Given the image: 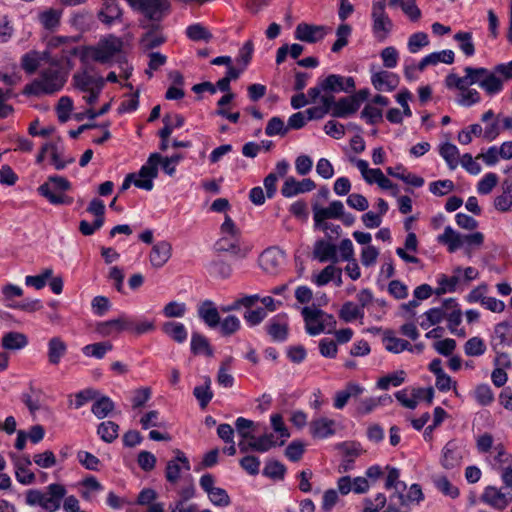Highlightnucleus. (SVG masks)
Listing matches in <instances>:
<instances>
[{
	"label": "nucleus",
	"mask_w": 512,
	"mask_h": 512,
	"mask_svg": "<svg viewBox=\"0 0 512 512\" xmlns=\"http://www.w3.org/2000/svg\"><path fill=\"white\" fill-rule=\"evenodd\" d=\"M78 52V47L63 49L60 58H53L50 61V66L43 69L38 78L25 86L23 93L41 96L60 91L66 83L68 71L73 67L71 57L78 55Z\"/></svg>",
	"instance_id": "nucleus-1"
},
{
	"label": "nucleus",
	"mask_w": 512,
	"mask_h": 512,
	"mask_svg": "<svg viewBox=\"0 0 512 512\" xmlns=\"http://www.w3.org/2000/svg\"><path fill=\"white\" fill-rule=\"evenodd\" d=\"M46 492L30 489L26 492L25 502L29 506H40L48 512L57 511L67 491L62 484L53 483L46 488Z\"/></svg>",
	"instance_id": "nucleus-2"
},
{
	"label": "nucleus",
	"mask_w": 512,
	"mask_h": 512,
	"mask_svg": "<svg viewBox=\"0 0 512 512\" xmlns=\"http://www.w3.org/2000/svg\"><path fill=\"white\" fill-rule=\"evenodd\" d=\"M355 90V81L353 77H345L339 74H329L324 79H320L315 87L308 90V96L312 103H316L321 93L323 95H333V93H350Z\"/></svg>",
	"instance_id": "nucleus-3"
},
{
	"label": "nucleus",
	"mask_w": 512,
	"mask_h": 512,
	"mask_svg": "<svg viewBox=\"0 0 512 512\" xmlns=\"http://www.w3.org/2000/svg\"><path fill=\"white\" fill-rule=\"evenodd\" d=\"M71 189V183L64 177L53 175L37 189L38 193L53 205H70L73 198L62 192Z\"/></svg>",
	"instance_id": "nucleus-4"
},
{
	"label": "nucleus",
	"mask_w": 512,
	"mask_h": 512,
	"mask_svg": "<svg viewBox=\"0 0 512 512\" xmlns=\"http://www.w3.org/2000/svg\"><path fill=\"white\" fill-rule=\"evenodd\" d=\"M122 41L115 37L110 36L105 41H102L98 47L88 46L83 47L78 52L82 63H86L89 59L100 63L109 62L112 57L121 51Z\"/></svg>",
	"instance_id": "nucleus-5"
},
{
	"label": "nucleus",
	"mask_w": 512,
	"mask_h": 512,
	"mask_svg": "<svg viewBox=\"0 0 512 512\" xmlns=\"http://www.w3.org/2000/svg\"><path fill=\"white\" fill-rule=\"evenodd\" d=\"M143 14L140 21L161 22L170 12L169 0H127Z\"/></svg>",
	"instance_id": "nucleus-6"
},
{
	"label": "nucleus",
	"mask_w": 512,
	"mask_h": 512,
	"mask_svg": "<svg viewBox=\"0 0 512 512\" xmlns=\"http://www.w3.org/2000/svg\"><path fill=\"white\" fill-rule=\"evenodd\" d=\"M139 25L144 30L139 39V46L143 51L153 50L166 42L161 22L140 21Z\"/></svg>",
	"instance_id": "nucleus-7"
},
{
	"label": "nucleus",
	"mask_w": 512,
	"mask_h": 512,
	"mask_svg": "<svg viewBox=\"0 0 512 512\" xmlns=\"http://www.w3.org/2000/svg\"><path fill=\"white\" fill-rule=\"evenodd\" d=\"M465 76L460 77L457 74L450 73L445 79L446 86L449 89L456 88L463 90L473 84H478L481 87L482 81H484L485 75H487V69L483 67L474 68L467 66L464 68Z\"/></svg>",
	"instance_id": "nucleus-8"
},
{
	"label": "nucleus",
	"mask_w": 512,
	"mask_h": 512,
	"mask_svg": "<svg viewBox=\"0 0 512 512\" xmlns=\"http://www.w3.org/2000/svg\"><path fill=\"white\" fill-rule=\"evenodd\" d=\"M385 0L373 2L371 17L373 20V32L377 39L383 41L393 28L392 20L385 12Z\"/></svg>",
	"instance_id": "nucleus-9"
},
{
	"label": "nucleus",
	"mask_w": 512,
	"mask_h": 512,
	"mask_svg": "<svg viewBox=\"0 0 512 512\" xmlns=\"http://www.w3.org/2000/svg\"><path fill=\"white\" fill-rule=\"evenodd\" d=\"M161 161L162 156L159 153H152L138 172L139 177L142 179L134 181V185L138 188L151 191L154 187L153 179L158 176V165Z\"/></svg>",
	"instance_id": "nucleus-10"
},
{
	"label": "nucleus",
	"mask_w": 512,
	"mask_h": 512,
	"mask_svg": "<svg viewBox=\"0 0 512 512\" xmlns=\"http://www.w3.org/2000/svg\"><path fill=\"white\" fill-rule=\"evenodd\" d=\"M285 255L277 247L264 250L259 257L261 268L268 274H277L284 264Z\"/></svg>",
	"instance_id": "nucleus-11"
},
{
	"label": "nucleus",
	"mask_w": 512,
	"mask_h": 512,
	"mask_svg": "<svg viewBox=\"0 0 512 512\" xmlns=\"http://www.w3.org/2000/svg\"><path fill=\"white\" fill-rule=\"evenodd\" d=\"M331 101L330 114L336 118H346L358 111L357 103L350 96L342 97L338 101L333 95H327Z\"/></svg>",
	"instance_id": "nucleus-12"
},
{
	"label": "nucleus",
	"mask_w": 512,
	"mask_h": 512,
	"mask_svg": "<svg viewBox=\"0 0 512 512\" xmlns=\"http://www.w3.org/2000/svg\"><path fill=\"white\" fill-rule=\"evenodd\" d=\"M481 499L495 509L504 510L512 502V493H503L494 486H488Z\"/></svg>",
	"instance_id": "nucleus-13"
},
{
	"label": "nucleus",
	"mask_w": 512,
	"mask_h": 512,
	"mask_svg": "<svg viewBox=\"0 0 512 512\" xmlns=\"http://www.w3.org/2000/svg\"><path fill=\"white\" fill-rule=\"evenodd\" d=\"M326 35L325 26L310 25L306 23H300L295 29V38L297 40L316 43L324 38Z\"/></svg>",
	"instance_id": "nucleus-14"
},
{
	"label": "nucleus",
	"mask_w": 512,
	"mask_h": 512,
	"mask_svg": "<svg viewBox=\"0 0 512 512\" xmlns=\"http://www.w3.org/2000/svg\"><path fill=\"white\" fill-rule=\"evenodd\" d=\"M315 187V182L310 178L298 181L294 177H288L281 188V193L284 197L290 198L300 193L310 192Z\"/></svg>",
	"instance_id": "nucleus-15"
},
{
	"label": "nucleus",
	"mask_w": 512,
	"mask_h": 512,
	"mask_svg": "<svg viewBox=\"0 0 512 512\" xmlns=\"http://www.w3.org/2000/svg\"><path fill=\"white\" fill-rule=\"evenodd\" d=\"M344 205L341 201H332L327 208H321L318 204L313 205L314 221L320 226L326 219H338L343 214Z\"/></svg>",
	"instance_id": "nucleus-16"
},
{
	"label": "nucleus",
	"mask_w": 512,
	"mask_h": 512,
	"mask_svg": "<svg viewBox=\"0 0 512 512\" xmlns=\"http://www.w3.org/2000/svg\"><path fill=\"white\" fill-rule=\"evenodd\" d=\"M462 460V453L456 441L451 440L442 449L441 465L449 470L458 467Z\"/></svg>",
	"instance_id": "nucleus-17"
},
{
	"label": "nucleus",
	"mask_w": 512,
	"mask_h": 512,
	"mask_svg": "<svg viewBox=\"0 0 512 512\" xmlns=\"http://www.w3.org/2000/svg\"><path fill=\"white\" fill-rule=\"evenodd\" d=\"M301 313L305 321L306 332L309 335L315 336L323 332V325H320L323 314L321 309L304 307Z\"/></svg>",
	"instance_id": "nucleus-18"
},
{
	"label": "nucleus",
	"mask_w": 512,
	"mask_h": 512,
	"mask_svg": "<svg viewBox=\"0 0 512 512\" xmlns=\"http://www.w3.org/2000/svg\"><path fill=\"white\" fill-rule=\"evenodd\" d=\"M389 473L386 478L385 488L391 489L394 488L396 492L390 497L391 500H398L400 506L406 505L405 495L403 491L406 489V484L399 480V470L396 468H390Z\"/></svg>",
	"instance_id": "nucleus-19"
},
{
	"label": "nucleus",
	"mask_w": 512,
	"mask_h": 512,
	"mask_svg": "<svg viewBox=\"0 0 512 512\" xmlns=\"http://www.w3.org/2000/svg\"><path fill=\"white\" fill-rule=\"evenodd\" d=\"M216 252H230L239 257L246 256V250L240 247V236L223 235L214 244Z\"/></svg>",
	"instance_id": "nucleus-20"
},
{
	"label": "nucleus",
	"mask_w": 512,
	"mask_h": 512,
	"mask_svg": "<svg viewBox=\"0 0 512 512\" xmlns=\"http://www.w3.org/2000/svg\"><path fill=\"white\" fill-rule=\"evenodd\" d=\"M172 246L168 241H160L153 245L150 252V263L155 268H161L170 259Z\"/></svg>",
	"instance_id": "nucleus-21"
},
{
	"label": "nucleus",
	"mask_w": 512,
	"mask_h": 512,
	"mask_svg": "<svg viewBox=\"0 0 512 512\" xmlns=\"http://www.w3.org/2000/svg\"><path fill=\"white\" fill-rule=\"evenodd\" d=\"M47 351L48 362L51 365H58L61 359L67 354L68 346L66 342L59 336H54L49 339Z\"/></svg>",
	"instance_id": "nucleus-22"
},
{
	"label": "nucleus",
	"mask_w": 512,
	"mask_h": 512,
	"mask_svg": "<svg viewBox=\"0 0 512 512\" xmlns=\"http://www.w3.org/2000/svg\"><path fill=\"white\" fill-rule=\"evenodd\" d=\"M31 464L32 462L28 455L14 459L16 478L23 485H30L35 482V474L28 469Z\"/></svg>",
	"instance_id": "nucleus-23"
},
{
	"label": "nucleus",
	"mask_w": 512,
	"mask_h": 512,
	"mask_svg": "<svg viewBox=\"0 0 512 512\" xmlns=\"http://www.w3.org/2000/svg\"><path fill=\"white\" fill-rule=\"evenodd\" d=\"M371 82L376 90L393 91L399 84V77L388 71H380L372 75Z\"/></svg>",
	"instance_id": "nucleus-24"
},
{
	"label": "nucleus",
	"mask_w": 512,
	"mask_h": 512,
	"mask_svg": "<svg viewBox=\"0 0 512 512\" xmlns=\"http://www.w3.org/2000/svg\"><path fill=\"white\" fill-rule=\"evenodd\" d=\"M103 2V7L97 15L98 19L107 26H111L116 21H121L122 10L117 0Z\"/></svg>",
	"instance_id": "nucleus-25"
},
{
	"label": "nucleus",
	"mask_w": 512,
	"mask_h": 512,
	"mask_svg": "<svg viewBox=\"0 0 512 512\" xmlns=\"http://www.w3.org/2000/svg\"><path fill=\"white\" fill-rule=\"evenodd\" d=\"M197 312L199 318H201L208 327L215 328L220 324L219 312L211 300L203 301L199 305Z\"/></svg>",
	"instance_id": "nucleus-26"
},
{
	"label": "nucleus",
	"mask_w": 512,
	"mask_h": 512,
	"mask_svg": "<svg viewBox=\"0 0 512 512\" xmlns=\"http://www.w3.org/2000/svg\"><path fill=\"white\" fill-rule=\"evenodd\" d=\"M334 426V420L321 417L311 421L310 432L314 438L324 439L335 434Z\"/></svg>",
	"instance_id": "nucleus-27"
},
{
	"label": "nucleus",
	"mask_w": 512,
	"mask_h": 512,
	"mask_svg": "<svg viewBox=\"0 0 512 512\" xmlns=\"http://www.w3.org/2000/svg\"><path fill=\"white\" fill-rule=\"evenodd\" d=\"M314 256L320 262H338L337 247L325 240H318L314 247Z\"/></svg>",
	"instance_id": "nucleus-28"
},
{
	"label": "nucleus",
	"mask_w": 512,
	"mask_h": 512,
	"mask_svg": "<svg viewBox=\"0 0 512 512\" xmlns=\"http://www.w3.org/2000/svg\"><path fill=\"white\" fill-rule=\"evenodd\" d=\"M438 242L448 246V251L453 253L464 245V235L447 226L444 233L438 236Z\"/></svg>",
	"instance_id": "nucleus-29"
},
{
	"label": "nucleus",
	"mask_w": 512,
	"mask_h": 512,
	"mask_svg": "<svg viewBox=\"0 0 512 512\" xmlns=\"http://www.w3.org/2000/svg\"><path fill=\"white\" fill-rule=\"evenodd\" d=\"M363 392V388L356 383L350 382L346 385L344 390L338 391L334 399V407L336 409H343L348 403V400L353 396H358Z\"/></svg>",
	"instance_id": "nucleus-30"
},
{
	"label": "nucleus",
	"mask_w": 512,
	"mask_h": 512,
	"mask_svg": "<svg viewBox=\"0 0 512 512\" xmlns=\"http://www.w3.org/2000/svg\"><path fill=\"white\" fill-rule=\"evenodd\" d=\"M383 342L385 348L392 353H400L404 350L413 351V347L407 340L394 337L390 330L384 333Z\"/></svg>",
	"instance_id": "nucleus-31"
},
{
	"label": "nucleus",
	"mask_w": 512,
	"mask_h": 512,
	"mask_svg": "<svg viewBox=\"0 0 512 512\" xmlns=\"http://www.w3.org/2000/svg\"><path fill=\"white\" fill-rule=\"evenodd\" d=\"M73 84L74 86L82 92L88 91L92 89V87H97L99 80H104L103 77H95L87 73V71L77 72L73 75Z\"/></svg>",
	"instance_id": "nucleus-32"
},
{
	"label": "nucleus",
	"mask_w": 512,
	"mask_h": 512,
	"mask_svg": "<svg viewBox=\"0 0 512 512\" xmlns=\"http://www.w3.org/2000/svg\"><path fill=\"white\" fill-rule=\"evenodd\" d=\"M162 331L177 343H183L187 339V330L180 322L169 321L162 325Z\"/></svg>",
	"instance_id": "nucleus-33"
},
{
	"label": "nucleus",
	"mask_w": 512,
	"mask_h": 512,
	"mask_svg": "<svg viewBox=\"0 0 512 512\" xmlns=\"http://www.w3.org/2000/svg\"><path fill=\"white\" fill-rule=\"evenodd\" d=\"M28 344L26 335L20 332H8L1 340V345L7 350H19Z\"/></svg>",
	"instance_id": "nucleus-34"
},
{
	"label": "nucleus",
	"mask_w": 512,
	"mask_h": 512,
	"mask_svg": "<svg viewBox=\"0 0 512 512\" xmlns=\"http://www.w3.org/2000/svg\"><path fill=\"white\" fill-rule=\"evenodd\" d=\"M61 14V10L49 8L39 13L38 20L45 29L53 31L60 24Z\"/></svg>",
	"instance_id": "nucleus-35"
},
{
	"label": "nucleus",
	"mask_w": 512,
	"mask_h": 512,
	"mask_svg": "<svg viewBox=\"0 0 512 512\" xmlns=\"http://www.w3.org/2000/svg\"><path fill=\"white\" fill-rule=\"evenodd\" d=\"M191 351L195 355L205 354L208 357L213 356V349L208 341V339L198 333L193 332L191 337Z\"/></svg>",
	"instance_id": "nucleus-36"
},
{
	"label": "nucleus",
	"mask_w": 512,
	"mask_h": 512,
	"mask_svg": "<svg viewBox=\"0 0 512 512\" xmlns=\"http://www.w3.org/2000/svg\"><path fill=\"white\" fill-rule=\"evenodd\" d=\"M115 404L108 396H98L92 405V413L98 418L103 419L114 410Z\"/></svg>",
	"instance_id": "nucleus-37"
},
{
	"label": "nucleus",
	"mask_w": 512,
	"mask_h": 512,
	"mask_svg": "<svg viewBox=\"0 0 512 512\" xmlns=\"http://www.w3.org/2000/svg\"><path fill=\"white\" fill-rule=\"evenodd\" d=\"M283 444L284 441H281L279 444H277L272 433L264 434L258 438L255 437V439L250 441L251 449L257 452H266L276 445L282 446Z\"/></svg>",
	"instance_id": "nucleus-38"
},
{
	"label": "nucleus",
	"mask_w": 512,
	"mask_h": 512,
	"mask_svg": "<svg viewBox=\"0 0 512 512\" xmlns=\"http://www.w3.org/2000/svg\"><path fill=\"white\" fill-rule=\"evenodd\" d=\"M320 101L322 106L308 108L304 113L307 120L322 119L326 114L330 113L331 101L327 99V95H322Z\"/></svg>",
	"instance_id": "nucleus-39"
},
{
	"label": "nucleus",
	"mask_w": 512,
	"mask_h": 512,
	"mask_svg": "<svg viewBox=\"0 0 512 512\" xmlns=\"http://www.w3.org/2000/svg\"><path fill=\"white\" fill-rule=\"evenodd\" d=\"M262 473L270 479L283 480L286 473V467L277 460H268Z\"/></svg>",
	"instance_id": "nucleus-40"
},
{
	"label": "nucleus",
	"mask_w": 512,
	"mask_h": 512,
	"mask_svg": "<svg viewBox=\"0 0 512 512\" xmlns=\"http://www.w3.org/2000/svg\"><path fill=\"white\" fill-rule=\"evenodd\" d=\"M119 425L113 421L102 422L97 429L98 435L107 443H112L118 437Z\"/></svg>",
	"instance_id": "nucleus-41"
},
{
	"label": "nucleus",
	"mask_w": 512,
	"mask_h": 512,
	"mask_svg": "<svg viewBox=\"0 0 512 512\" xmlns=\"http://www.w3.org/2000/svg\"><path fill=\"white\" fill-rule=\"evenodd\" d=\"M509 330L510 324L507 321L500 322L494 327V336L491 343L494 351H496L498 346H502L508 343L507 335Z\"/></svg>",
	"instance_id": "nucleus-42"
},
{
	"label": "nucleus",
	"mask_w": 512,
	"mask_h": 512,
	"mask_svg": "<svg viewBox=\"0 0 512 512\" xmlns=\"http://www.w3.org/2000/svg\"><path fill=\"white\" fill-rule=\"evenodd\" d=\"M113 345L106 342H97L93 344H88L83 347L82 351L86 356H92L97 359H102L108 351H111Z\"/></svg>",
	"instance_id": "nucleus-43"
},
{
	"label": "nucleus",
	"mask_w": 512,
	"mask_h": 512,
	"mask_svg": "<svg viewBox=\"0 0 512 512\" xmlns=\"http://www.w3.org/2000/svg\"><path fill=\"white\" fill-rule=\"evenodd\" d=\"M211 379L206 376L204 385L196 386L193 390V395L199 401L201 408H205L213 397V393L210 390Z\"/></svg>",
	"instance_id": "nucleus-44"
},
{
	"label": "nucleus",
	"mask_w": 512,
	"mask_h": 512,
	"mask_svg": "<svg viewBox=\"0 0 512 512\" xmlns=\"http://www.w3.org/2000/svg\"><path fill=\"white\" fill-rule=\"evenodd\" d=\"M440 155L445 159L450 169L454 170L458 166L459 151L451 143H445L440 147Z\"/></svg>",
	"instance_id": "nucleus-45"
},
{
	"label": "nucleus",
	"mask_w": 512,
	"mask_h": 512,
	"mask_svg": "<svg viewBox=\"0 0 512 512\" xmlns=\"http://www.w3.org/2000/svg\"><path fill=\"white\" fill-rule=\"evenodd\" d=\"M105 204L99 198H93L86 211L95 216L96 226H103L105 222Z\"/></svg>",
	"instance_id": "nucleus-46"
},
{
	"label": "nucleus",
	"mask_w": 512,
	"mask_h": 512,
	"mask_svg": "<svg viewBox=\"0 0 512 512\" xmlns=\"http://www.w3.org/2000/svg\"><path fill=\"white\" fill-rule=\"evenodd\" d=\"M363 316L364 312L362 308L351 301L345 302L340 310V318L346 322L354 321Z\"/></svg>",
	"instance_id": "nucleus-47"
},
{
	"label": "nucleus",
	"mask_w": 512,
	"mask_h": 512,
	"mask_svg": "<svg viewBox=\"0 0 512 512\" xmlns=\"http://www.w3.org/2000/svg\"><path fill=\"white\" fill-rule=\"evenodd\" d=\"M186 35L192 41L203 40L208 42L212 39L210 31L199 23L188 26L186 29Z\"/></svg>",
	"instance_id": "nucleus-48"
},
{
	"label": "nucleus",
	"mask_w": 512,
	"mask_h": 512,
	"mask_svg": "<svg viewBox=\"0 0 512 512\" xmlns=\"http://www.w3.org/2000/svg\"><path fill=\"white\" fill-rule=\"evenodd\" d=\"M352 28L348 24H341L336 30L337 40L332 45V52L338 53L348 44V37L351 35Z\"/></svg>",
	"instance_id": "nucleus-49"
},
{
	"label": "nucleus",
	"mask_w": 512,
	"mask_h": 512,
	"mask_svg": "<svg viewBox=\"0 0 512 512\" xmlns=\"http://www.w3.org/2000/svg\"><path fill=\"white\" fill-rule=\"evenodd\" d=\"M454 40L459 42V47L462 52L470 57L475 53V46L472 41V34L469 32H458L454 35Z\"/></svg>",
	"instance_id": "nucleus-50"
},
{
	"label": "nucleus",
	"mask_w": 512,
	"mask_h": 512,
	"mask_svg": "<svg viewBox=\"0 0 512 512\" xmlns=\"http://www.w3.org/2000/svg\"><path fill=\"white\" fill-rule=\"evenodd\" d=\"M40 60L38 52L30 51L22 56L21 67L26 73L33 74L38 69Z\"/></svg>",
	"instance_id": "nucleus-51"
},
{
	"label": "nucleus",
	"mask_w": 512,
	"mask_h": 512,
	"mask_svg": "<svg viewBox=\"0 0 512 512\" xmlns=\"http://www.w3.org/2000/svg\"><path fill=\"white\" fill-rule=\"evenodd\" d=\"M481 88L489 95H494L500 92L503 88L502 81L487 69L484 81L481 83Z\"/></svg>",
	"instance_id": "nucleus-52"
},
{
	"label": "nucleus",
	"mask_w": 512,
	"mask_h": 512,
	"mask_svg": "<svg viewBox=\"0 0 512 512\" xmlns=\"http://www.w3.org/2000/svg\"><path fill=\"white\" fill-rule=\"evenodd\" d=\"M405 380V372L398 371L387 376L380 378L377 382V387L382 390H387L390 385L397 387L400 386Z\"/></svg>",
	"instance_id": "nucleus-53"
},
{
	"label": "nucleus",
	"mask_w": 512,
	"mask_h": 512,
	"mask_svg": "<svg viewBox=\"0 0 512 512\" xmlns=\"http://www.w3.org/2000/svg\"><path fill=\"white\" fill-rule=\"evenodd\" d=\"M464 351L468 356H481L486 351V345L480 337H472L465 343Z\"/></svg>",
	"instance_id": "nucleus-54"
},
{
	"label": "nucleus",
	"mask_w": 512,
	"mask_h": 512,
	"mask_svg": "<svg viewBox=\"0 0 512 512\" xmlns=\"http://www.w3.org/2000/svg\"><path fill=\"white\" fill-rule=\"evenodd\" d=\"M288 132V127L285 126L284 121L280 117H272L265 128V133L268 136H285Z\"/></svg>",
	"instance_id": "nucleus-55"
},
{
	"label": "nucleus",
	"mask_w": 512,
	"mask_h": 512,
	"mask_svg": "<svg viewBox=\"0 0 512 512\" xmlns=\"http://www.w3.org/2000/svg\"><path fill=\"white\" fill-rule=\"evenodd\" d=\"M236 430L242 439H255V435L252 434L251 430L255 427V423L252 420L244 417H239L235 422Z\"/></svg>",
	"instance_id": "nucleus-56"
},
{
	"label": "nucleus",
	"mask_w": 512,
	"mask_h": 512,
	"mask_svg": "<svg viewBox=\"0 0 512 512\" xmlns=\"http://www.w3.org/2000/svg\"><path fill=\"white\" fill-rule=\"evenodd\" d=\"M474 396L476 401L482 406H487L494 400L493 392L487 384L478 385L475 389Z\"/></svg>",
	"instance_id": "nucleus-57"
},
{
	"label": "nucleus",
	"mask_w": 512,
	"mask_h": 512,
	"mask_svg": "<svg viewBox=\"0 0 512 512\" xmlns=\"http://www.w3.org/2000/svg\"><path fill=\"white\" fill-rule=\"evenodd\" d=\"M267 333L274 341H284L288 336V326L285 323L273 321L267 326Z\"/></svg>",
	"instance_id": "nucleus-58"
},
{
	"label": "nucleus",
	"mask_w": 512,
	"mask_h": 512,
	"mask_svg": "<svg viewBox=\"0 0 512 512\" xmlns=\"http://www.w3.org/2000/svg\"><path fill=\"white\" fill-rule=\"evenodd\" d=\"M219 325L221 334L223 336H230L239 330L240 320L234 315H229L222 321L220 320Z\"/></svg>",
	"instance_id": "nucleus-59"
},
{
	"label": "nucleus",
	"mask_w": 512,
	"mask_h": 512,
	"mask_svg": "<svg viewBox=\"0 0 512 512\" xmlns=\"http://www.w3.org/2000/svg\"><path fill=\"white\" fill-rule=\"evenodd\" d=\"M496 455L494 456V466L498 470H502L503 467L512 464V454L507 453L503 445L499 444L495 446Z\"/></svg>",
	"instance_id": "nucleus-60"
},
{
	"label": "nucleus",
	"mask_w": 512,
	"mask_h": 512,
	"mask_svg": "<svg viewBox=\"0 0 512 512\" xmlns=\"http://www.w3.org/2000/svg\"><path fill=\"white\" fill-rule=\"evenodd\" d=\"M428 44V35L424 32H417L410 36L408 40V49L411 53H416Z\"/></svg>",
	"instance_id": "nucleus-61"
},
{
	"label": "nucleus",
	"mask_w": 512,
	"mask_h": 512,
	"mask_svg": "<svg viewBox=\"0 0 512 512\" xmlns=\"http://www.w3.org/2000/svg\"><path fill=\"white\" fill-rule=\"evenodd\" d=\"M73 102L70 97L62 96L57 104L56 111L58 119L61 123H65L69 119V113L72 110Z\"/></svg>",
	"instance_id": "nucleus-62"
},
{
	"label": "nucleus",
	"mask_w": 512,
	"mask_h": 512,
	"mask_svg": "<svg viewBox=\"0 0 512 512\" xmlns=\"http://www.w3.org/2000/svg\"><path fill=\"white\" fill-rule=\"evenodd\" d=\"M92 21H93L92 13L85 11V10L75 13L71 19L72 25L75 26L79 30L88 29L90 27Z\"/></svg>",
	"instance_id": "nucleus-63"
},
{
	"label": "nucleus",
	"mask_w": 512,
	"mask_h": 512,
	"mask_svg": "<svg viewBox=\"0 0 512 512\" xmlns=\"http://www.w3.org/2000/svg\"><path fill=\"white\" fill-rule=\"evenodd\" d=\"M156 462L157 459L155 455L152 454L151 452L145 450L139 452L137 457V463L143 471H152L156 466Z\"/></svg>",
	"instance_id": "nucleus-64"
}]
</instances>
